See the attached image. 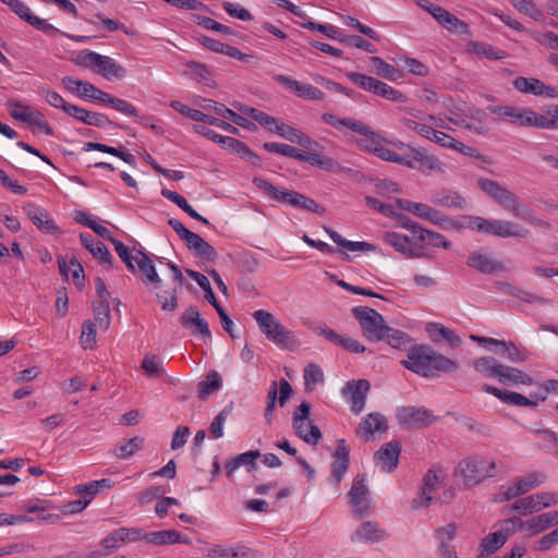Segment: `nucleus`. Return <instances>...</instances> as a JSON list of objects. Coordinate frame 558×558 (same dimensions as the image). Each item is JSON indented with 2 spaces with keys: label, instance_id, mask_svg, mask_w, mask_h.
Instances as JSON below:
<instances>
[{
  "label": "nucleus",
  "instance_id": "obj_1",
  "mask_svg": "<svg viewBox=\"0 0 558 558\" xmlns=\"http://www.w3.org/2000/svg\"><path fill=\"white\" fill-rule=\"evenodd\" d=\"M506 472L504 463L484 457H468L456 466L454 474L461 476L465 486H474L485 478Z\"/></svg>",
  "mask_w": 558,
  "mask_h": 558
},
{
  "label": "nucleus",
  "instance_id": "obj_2",
  "mask_svg": "<svg viewBox=\"0 0 558 558\" xmlns=\"http://www.w3.org/2000/svg\"><path fill=\"white\" fill-rule=\"evenodd\" d=\"M72 61L76 65L89 69L108 81L122 80L126 74L125 68L111 57L87 49L78 51Z\"/></svg>",
  "mask_w": 558,
  "mask_h": 558
},
{
  "label": "nucleus",
  "instance_id": "obj_3",
  "mask_svg": "<svg viewBox=\"0 0 558 558\" xmlns=\"http://www.w3.org/2000/svg\"><path fill=\"white\" fill-rule=\"evenodd\" d=\"M477 185L499 206H501L505 210L512 214L514 217L521 218L526 221H533L532 211L522 206L518 196L513 192L508 190L506 186L486 178L478 179Z\"/></svg>",
  "mask_w": 558,
  "mask_h": 558
},
{
  "label": "nucleus",
  "instance_id": "obj_4",
  "mask_svg": "<svg viewBox=\"0 0 558 558\" xmlns=\"http://www.w3.org/2000/svg\"><path fill=\"white\" fill-rule=\"evenodd\" d=\"M488 110L495 114L498 120L508 122L515 126H529L548 130L551 123L546 120V117L539 114L531 108L518 107L511 105L505 106H489Z\"/></svg>",
  "mask_w": 558,
  "mask_h": 558
},
{
  "label": "nucleus",
  "instance_id": "obj_5",
  "mask_svg": "<svg viewBox=\"0 0 558 558\" xmlns=\"http://www.w3.org/2000/svg\"><path fill=\"white\" fill-rule=\"evenodd\" d=\"M482 389L485 392L493 395L504 403L515 407L536 408L539 401H545L547 399V393L550 390L558 389V380L546 381L541 390L532 392L530 398L518 392L501 390L487 384H484Z\"/></svg>",
  "mask_w": 558,
  "mask_h": 558
},
{
  "label": "nucleus",
  "instance_id": "obj_6",
  "mask_svg": "<svg viewBox=\"0 0 558 558\" xmlns=\"http://www.w3.org/2000/svg\"><path fill=\"white\" fill-rule=\"evenodd\" d=\"M397 150L407 151V160L409 163H404L405 167L411 169H418L425 174L430 173H444L446 171V165L436 156L427 154L424 148L412 147L399 140L391 143Z\"/></svg>",
  "mask_w": 558,
  "mask_h": 558
},
{
  "label": "nucleus",
  "instance_id": "obj_7",
  "mask_svg": "<svg viewBox=\"0 0 558 558\" xmlns=\"http://www.w3.org/2000/svg\"><path fill=\"white\" fill-rule=\"evenodd\" d=\"M446 480V473L441 469L433 468L427 471L423 478V483L420 489L418 496L413 499V508H425L430 505L432 501H446L452 496L449 492L446 494V498H441L438 494L439 489L442 488Z\"/></svg>",
  "mask_w": 558,
  "mask_h": 558
},
{
  "label": "nucleus",
  "instance_id": "obj_8",
  "mask_svg": "<svg viewBox=\"0 0 558 558\" xmlns=\"http://www.w3.org/2000/svg\"><path fill=\"white\" fill-rule=\"evenodd\" d=\"M357 319L364 337L373 342L381 341L388 330L384 317L375 310L368 306H356L352 310Z\"/></svg>",
  "mask_w": 558,
  "mask_h": 558
},
{
  "label": "nucleus",
  "instance_id": "obj_9",
  "mask_svg": "<svg viewBox=\"0 0 558 558\" xmlns=\"http://www.w3.org/2000/svg\"><path fill=\"white\" fill-rule=\"evenodd\" d=\"M253 317L260 331L271 342L282 345L292 339V332L287 330L270 312L258 310L253 313Z\"/></svg>",
  "mask_w": 558,
  "mask_h": 558
},
{
  "label": "nucleus",
  "instance_id": "obj_10",
  "mask_svg": "<svg viewBox=\"0 0 558 558\" xmlns=\"http://www.w3.org/2000/svg\"><path fill=\"white\" fill-rule=\"evenodd\" d=\"M311 404L303 401L294 413L293 428L305 442L316 445L322 438L319 428L310 420Z\"/></svg>",
  "mask_w": 558,
  "mask_h": 558
},
{
  "label": "nucleus",
  "instance_id": "obj_11",
  "mask_svg": "<svg viewBox=\"0 0 558 558\" xmlns=\"http://www.w3.org/2000/svg\"><path fill=\"white\" fill-rule=\"evenodd\" d=\"M349 502L356 517L363 518L371 512L369 490L364 476L357 475L354 478L349 492Z\"/></svg>",
  "mask_w": 558,
  "mask_h": 558
},
{
  "label": "nucleus",
  "instance_id": "obj_12",
  "mask_svg": "<svg viewBox=\"0 0 558 558\" xmlns=\"http://www.w3.org/2000/svg\"><path fill=\"white\" fill-rule=\"evenodd\" d=\"M399 423L407 428H424L436 420L434 414L426 408L402 407L397 411Z\"/></svg>",
  "mask_w": 558,
  "mask_h": 558
},
{
  "label": "nucleus",
  "instance_id": "obj_13",
  "mask_svg": "<svg viewBox=\"0 0 558 558\" xmlns=\"http://www.w3.org/2000/svg\"><path fill=\"white\" fill-rule=\"evenodd\" d=\"M23 210L29 220L45 234L59 235L61 229L56 225L51 215L45 208L35 205L34 203H27L23 206Z\"/></svg>",
  "mask_w": 558,
  "mask_h": 558
},
{
  "label": "nucleus",
  "instance_id": "obj_14",
  "mask_svg": "<svg viewBox=\"0 0 558 558\" xmlns=\"http://www.w3.org/2000/svg\"><path fill=\"white\" fill-rule=\"evenodd\" d=\"M369 389L371 384L366 379L349 381L343 387L342 395L355 414L363 411Z\"/></svg>",
  "mask_w": 558,
  "mask_h": 558
},
{
  "label": "nucleus",
  "instance_id": "obj_15",
  "mask_svg": "<svg viewBox=\"0 0 558 558\" xmlns=\"http://www.w3.org/2000/svg\"><path fill=\"white\" fill-rule=\"evenodd\" d=\"M402 364L404 367L418 375L432 377V349L426 345L414 348L409 353L408 360L403 361Z\"/></svg>",
  "mask_w": 558,
  "mask_h": 558
},
{
  "label": "nucleus",
  "instance_id": "obj_16",
  "mask_svg": "<svg viewBox=\"0 0 558 558\" xmlns=\"http://www.w3.org/2000/svg\"><path fill=\"white\" fill-rule=\"evenodd\" d=\"M514 88L522 94H532L534 96H545L547 98H558V87L547 85L535 77L519 76L513 81Z\"/></svg>",
  "mask_w": 558,
  "mask_h": 558
},
{
  "label": "nucleus",
  "instance_id": "obj_17",
  "mask_svg": "<svg viewBox=\"0 0 558 558\" xmlns=\"http://www.w3.org/2000/svg\"><path fill=\"white\" fill-rule=\"evenodd\" d=\"M448 120L457 126L469 130L475 134H484L485 126L481 121V111L472 108L468 110L457 109L450 112Z\"/></svg>",
  "mask_w": 558,
  "mask_h": 558
},
{
  "label": "nucleus",
  "instance_id": "obj_18",
  "mask_svg": "<svg viewBox=\"0 0 558 558\" xmlns=\"http://www.w3.org/2000/svg\"><path fill=\"white\" fill-rule=\"evenodd\" d=\"M274 80L283 86L287 90H290L298 95L299 97L308 99V100H323L325 95L324 93L311 85V84H304L296 80L290 78L286 75L278 74L274 76Z\"/></svg>",
  "mask_w": 558,
  "mask_h": 558
},
{
  "label": "nucleus",
  "instance_id": "obj_19",
  "mask_svg": "<svg viewBox=\"0 0 558 558\" xmlns=\"http://www.w3.org/2000/svg\"><path fill=\"white\" fill-rule=\"evenodd\" d=\"M384 241L392 246L396 252L405 255L407 257H422L423 253L420 251L418 241L410 239L408 235L398 232H386Z\"/></svg>",
  "mask_w": 558,
  "mask_h": 558
},
{
  "label": "nucleus",
  "instance_id": "obj_20",
  "mask_svg": "<svg viewBox=\"0 0 558 558\" xmlns=\"http://www.w3.org/2000/svg\"><path fill=\"white\" fill-rule=\"evenodd\" d=\"M546 476L542 472H531L524 476L518 478L512 485H510L504 493L505 499L510 500L520 495L526 494L533 488L543 484Z\"/></svg>",
  "mask_w": 558,
  "mask_h": 558
},
{
  "label": "nucleus",
  "instance_id": "obj_21",
  "mask_svg": "<svg viewBox=\"0 0 558 558\" xmlns=\"http://www.w3.org/2000/svg\"><path fill=\"white\" fill-rule=\"evenodd\" d=\"M506 524L512 525L514 529V532L521 531L527 537H532L534 535L543 533L550 527L546 513H542V514L532 517L531 519H529L526 521H522L519 518H512V519L507 520Z\"/></svg>",
  "mask_w": 558,
  "mask_h": 558
},
{
  "label": "nucleus",
  "instance_id": "obj_22",
  "mask_svg": "<svg viewBox=\"0 0 558 558\" xmlns=\"http://www.w3.org/2000/svg\"><path fill=\"white\" fill-rule=\"evenodd\" d=\"M182 326L191 331L192 335L201 336L204 339L211 337L208 324L202 318L199 311L195 306H190L180 317Z\"/></svg>",
  "mask_w": 558,
  "mask_h": 558
},
{
  "label": "nucleus",
  "instance_id": "obj_23",
  "mask_svg": "<svg viewBox=\"0 0 558 558\" xmlns=\"http://www.w3.org/2000/svg\"><path fill=\"white\" fill-rule=\"evenodd\" d=\"M400 444L398 441H390L385 444L375 453V463L384 472L393 471L399 462Z\"/></svg>",
  "mask_w": 558,
  "mask_h": 558
},
{
  "label": "nucleus",
  "instance_id": "obj_24",
  "mask_svg": "<svg viewBox=\"0 0 558 558\" xmlns=\"http://www.w3.org/2000/svg\"><path fill=\"white\" fill-rule=\"evenodd\" d=\"M2 3L7 4L14 13H16L21 19L25 20L28 24L36 27L39 31L48 32L56 31V28L47 23V21L32 14L29 8L20 0H0Z\"/></svg>",
  "mask_w": 558,
  "mask_h": 558
},
{
  "label": "nucleus",
  "instance_id": "obj_25",
  "mask_svg": "<svg viewBox=\"0 0 558 558\" xmlns=\"http://www.w3.org/2000/svg\"><path fill=\"white\" fill-rule=\"evenodd\" d=\"M468 265L483 274H493L506 270V267L501 262L496 260L490 254L481 251H475L470 254Z\"/></svg>",
  "mask_w": 558,
  "mask_h": 558
},
{
  "label": "nucleus",
  "instance_id": "obj_26",
  "mask_svg": "<svg viewBox=\"0 0 558 558\" xmlns=\"http://www.w3.org/2000/svg\"><path fill=\"white\" fill-rule=\"evenodd\" d=\"M135 265L142 272L145 284L150 286L153 289L159 288L161 279L158 276L151 259L142 251H136L134 253V266Z\"/></svg>",
  "mask_w": 558,
  "mask_h": 558
},
{
  "label": "nucleus",
  "instance_id": "obj_27",
  "mask_svg": "<svg viewBox=\"0 0 558 558\" xmlns=\"http://www.w3.org/2000/svg\"><path fill=\"white\" fill-rule=\"evenodd\" d=\"M386 537L385 530H381L376 522L367 521L352 533L351 541L354 543H377Z\"/></svg>",
  "mask_w": 558,
  "mask_h": 558
},
{
  "label": "nucleus",
  "instance_id": "obj_28",
  "mask_svg": "<svg viewBox=\"0 0 558 558\" xmlns=\"http://www.w3.org/2000/svg\"><path fill=\"white\" fill-rule=\"evenodd\" d=\"M349 468V447L343 439L338 441L337 449L332 454L331 478L338 485Z\"/></svg>",
  "mask_w": 558,
  "mask_h": 558
},
{
  "label": "nucleus",
  "instance_id": "obj_29",
  "mask_svg": "<svg viewBox=\"0 0 558 558\" xmlns=\"http://www.w3.org/2000/svg\"><path fill=\"white\" fill-rule=\"evenodd\" d=\"M514 533V529L512 525H507L506 521L500 530L489 533L485 536L481 542L482 553L485 554H494L499 548H501L509 536Z\"/></svg>",
  "mask_w": 558,
  "mask_h": 558
},
{
  "label": "nucleus",
  "instance_id": "obj_30",
  "mask_svg": "<svg viewBox=\"0 0 558 558\" xmlns=\"http://www.w3.org/2000/svg\"><path fill=\"white\" fill-rule=\"evenodd\" d=\"M281 137L288 140L291 143L299 144L306 149H313L314 147H319V144L307 136L300 130H296L290 125L284 124L283 122L278 121L277 125L274 130Z\"/></svg>",
  "mask_w": 558,
  "mask_h": 558
},
{
  "label": "nucleus",
  "instance_id": "obj_31",
  "mask_svg": "<svg viewBox=\"0 0 558 558\" xmlns=\"http://www.w3.org/2000/svg\"><path fill=\"white\" fill-rule=\"evenodd\" d=\"M432 142L438 144L439 146H441L444 148H449V149L459 151L465 156H470V157H478L480 156V154L477 153V150L475 148L468 146L460 141H457L456 138H453L452 136H450L449 134H447L442 131L435 130V133L432 137Z\"/></svg>",
  "mask_w": 558,
  "mask_h": 558
},
{
  "label": "nucleus",
  "instance_id": "obj_32",
  "mask_svg": "<svg viewBox=\"0 0 558 558\" xmlns=\"http://www.w3.org/2000/svg\"><path fill=\"white\" fill-rule=\"evenodd\" d=\"M252 550L242 544L226 546L221 544L213 545L208 551V558H251Z\"/></svg>",
  "mask_w": 558,
  "mask_h": 558
},
{
  "label": "nucleus",
  "instance_id": "obj_33",
  "mask_svg": "<svg viewBox=\"0 0 558 558\" xmlns=\"http://www.w3.org/2000/svg\"><path fill=\"white\" fill-rule=\"evenodd\" d=\"M146 543L153 546H162L177 543L190 544V539L175 530H165L146 532Z\"/></svg>",
  "mask_w": 558,
  "mask_h": 558
},
{
  "label": "nucleus",
  "instance_id": "obj_34",
  "mask_svg": "<svg viewBox=\"0 0 558 558\" xmlns=\"http://www.w3.org/2000/svg\"><path fill=\"white\" fill-rule=\"evenodd\" d=\"M498 381L502 385H533V378L529 374L506 364L501 365Z\"/></svg>",
  "mask_w": 558,
  "mask_h": 558
},
{
  "label": "nucleus",
  "instance_id": "obj_35",
  "mask_svg": "<svg viewBox=\"0 0 558 558\" xmlns=\"http://www.w3.org/2000/svg\"><path fill=\"white\" fill-rule=\"evenodd\" d=\"M388 427L387 418L380 413H369L359 425L357 433L362 437H369L375 433L385 432Z\"/></svg>",
  "mask_w": 558,
  "mask_h": 558
},
{
  "label": "nucleus",
  "instance_id": "obj_36",
  "mask_svg": "<svg viewBox=\"0 0 558 558\" xmlns=\"http://www.w3.org/2000/svg\"><path fill=\"white\" fill-rule=\"evenodd\" d=\"M490 235L499 238H526L529 230L519 227L513 221L494 219Z\"/></svg>",
  "mask_w": 558,
  "mask_h": 558
},
{
  "label": "nucleus",
  "instance_id": "obj_37",
  "mask_svg": "<svg viewBox=\"0 0 558 558\" xmlns=\"http://www.w3.org/2000/svg\"><path fill=\"white\" fill-rule=\"evenodd\" d=\"M501 365V363L492 356H482L472 362L474 371L486 378L498 379Z\"/></svg>",
  "mask_w": 558,
  "mask_h": 558
},
{
  "label": "nucleus",
  "instance_id": "obj_38",
  "mask_svg": "<svg viewBox=\"0 0 558 558\" xmlns=\"http://www.w3.org/2000/svg\"><path fill=\"white\" fill-rule=\"evenodd\" d=\"M144 439L140 436H135L130 439H123L119 441L112 449V453L117 459L124 460L142 449Z\"/></svg>",
  "mask_w": 558,
  "mask_h": 558
},
{
  "label": "nucleus",
  "instance_id": "obj_39",
  "mask_svg": "<svg viewBox=\"0 0 558 558\" xmlns=\"http://www.w3.org/2000/svg\"><path fill=\"white\" fill-rule=\"evenodd\" d=\"M466 50L470 53L486 58L488 60H501L507 57V53L493 45L481 43V41H470L466 45Z\"/></svg>",
  "mask_w": 558,
  "mask_h": 558
},
{
  "label": "nucleus",
  "instance_id": "obj_40",
  "mask_svg": "<svg viewBox=\"0 0 558 558\" xmlns=\"http://www.w3.org/2000/svg\"><path fill=\"white\" fill-rule=\"evenodd\" d=\"M392 142L393 141L389 142L383 137L381 143L378 145L377 148H375L374 155H376L378 158L385 161L400 163L402 166H404V163H409V160L405 159V150L393 151L392 149L389 148V145L395 148V146L391 144Z\"/></svg>",
  "mask_w": 558,
  "mask_h": 558
},
{
  "label": "nucleus",
  "instance_id": "obj_41",
  "mask_svg": "<svg viewBox=\"0 0 558 558\" xmlns=\"http://www.w3.org/2000/svg\"><path fill=\"white\" fill-rule=\"evenodd\" d=\"M113 486V482L109 478L93 481L87 484H80L74 487V493L81 495L83 499H90L101 490L109 489Z\"/></svg>",
  "mask_w": 558,
  "mask_h": 558
},
{
  "label": "nucleus",
  "instance_id": "obj_42",
  "mask_svg": "<svg viewBox=\"0 0 558 558\" xmlns=\"http://www.w3.org/2000/svg\"><path fill=\"white\" fill-rule=\"evenodd\" d=\"M80 239L82 244L93 254L94 257L98 258L102 263L110 264L112 256L104 243L95 241L90 234L86 233H82Z\"/></svg>",
  "mask_w": 558,
  "mask_h": 558
},
{
  "label": "nucleus",
  "instance_id": "obj_43",
  "mask_svg": "<svg viewBox=\"0 0 558 558\" xmlns=\"http://www.w3.org/2000/svg\"><path fill=\"white\" fill-rule=\"evenodd\" d=\"M314 147L313 149H308V151L301 150L300 159L301 161L308 162L312 166H317L327 171H333L339 168L337 162L331 158H327L316 153Z\"/></svg>",
  "mask_w": 558,
  "mask_h": 558
},
{
  "label": "nucleus",
  "instance_id": "obj_44",
  "mask_svg": "<svg viewBox=\"0 0 558 558\" xmlns=\"http://www.w3.org/2000/svg\"><path fill=\"white\" fill-rule=\"evenodd\" d=\"M459 368V364L442 355L439 353H436L434 350H432V365H430V373L432 377L438 376L440 373H453Z\"/></svg>",
  "mask_w": 558,
  "mask_h": 558
},
{
  "label": "nucleus",
  "instance_id": "obj_45",
  "mask_svg": "<svg viewBox=\"0 0 558 558\" xmlns=\"http://www.w3.org/2000/svg\"><path fill=\"white\" fill-rule=\"evenodd\" d=\"M428 331L430 332V337L434 341H438L440 339L446 340L452 348H457L461 344V339L456 332L445 327L440 324H429Z\"/></svg>",
  "mask_w": 558,
  "mask_h": 558
},
{
  "label": "nucleus",
  "instance_id": "obj_46",
  "mask_svg": "<svg viewBox=\"0 0 558 558\" xmlns=\"http://www.w3.org/2000/svg\"><path fill=\"white\" fill-rule=\"evenodd\" d=\"M161 195L173 202L175 205H178L184 213H186L191 218L193 219H196L198 221H202L203 223L205 225H208V220L206 218H204L203 216H201L198 213H196L192 206H190V204L186 202V199L181 196L180 194H178L177 192L174 191H170V190H166L163 189L161 191Z\"/></svg>",
  "mask_w": 558,
  "mask_h": 558
},
{
  "label": "nucleus",
  "instance_id": "obj_47",
  "mask_svg": "<svg viewBox=\"0 0 558 558\" xmlns=\"http://www.w3.org/2000/svg\"><path fill=\"white\" fill-rule=\"evenodd\" d=\"M7 107L10 111V114L13 119L26 123H31L33 118L36 116L38 111L34 110L27 105H23L20 101L8 100Z\"/></svg>",
  "mask_w": 558,
  "mask_h": 558
},
{
  "label": "nucleus",
  "instance_id": "obj_48",
  "mask_svg": "<svg viewBox=\"0 0 558 558\" xmlns=\"http://www.w3.org/2000/svg\"><path fill=\"white\" fill-rule=\"evenodd\" d=\"M417 241L420 250L425 246H433L436 248L445 250H449L451 247V242L448 241L442 234L429 230H424L422 235H420V240Z\"/></svg>",
  "mask_w": 558,
  "mask_h": 558
},
{
  "label": "nucleus",
  "instance_id": "obj_49",
  "mask_svg": "<svg viewBox=\"0 0 558 558\" xmlns=\"http://www.w3.org/2000/svg\"><path fill=\"white\" fill-rule=\"evenodd\" d=\"M93 312L95 325L100 330H108L111 324L109 303L106 302H93Z\"/></svg>",
  "mask_w": 558,
  "mask_h": 558
},
{
  "label": "nucleus",
  "instance_id": "obj_50",
  "mask_svg": "<svg viewBox=\"0 0 558 558\" xmlns=\"http://www.w3.org/2000/svg\"><path fill=\"white\" fill-rule=\"evenodd\" d=\"M221 386V379L216 371L207 374L206 379L198 384V397L203 400L216 392Z\"/></svg>",
  "mask_w": 558,
  "mask_h": 558
},
{
  "label": "nucleus",
  "instance_id": "obj_51",
  "mask_svg": "<svg viewBox=\"0 0 558 558\" xmlns=\"http://www.w3.org/2000/svg\"><path fill=\"white\" fill-rule=\"evenodd\" d=\"M371 62L373 64L374 72L387 80L397 81L401 77V73L393 65L387 63L379 57H372Z\"/></svg>",
  "mask_w": 558,
  "mask_h": 558
},
{
  "label": "nucleus",
  "instance_id": "obj_52",
  "mask_svg": "<svg viewBox=\"0 0 558 558\" xmlns=\"http://www.w3.org/2000/svg\"><path fill=\"white\" fill-rule=\"evenodd\" d=\"M221 146L230 150L231 153L239 155L243 159L252 161L258 159L257 156L244 143L233 137L226 136V138L223 140V144H221Z\"/></svg>",
  "mask_w": 558,
  "mask_h": 558
},
{
  "label": "nucleus",
  "instance_id": "obj_53",
  "mask_svg": "<svg viewBox=\"0 0 558 558\" xmlns=\"http://www.w3.org/2000/svg\"><path fill=\"white\" fill-rule=\"evenodd\" d=\"M286 203L293 207L307 209L315 213H318L322 209L315 201L294 191L289 192Z\"/></svg>",
  "mask_w": 558,
  "mask_h": 558
},
{
  "label": "nucleus",
  "instance_id": "obj_54",
  "mask_svg": "<svg viewBox=\"0 0 558 558\" xmlns=\"http://www.w3.org/2000/svg\"><path fill=\"white\" fill-rule=\"evenodd\" d=\"M383 137L368 128V132H364L362 137L355 140L357 147L367 153H375V148L381 143Z\"/></svg>",
  "mask_w": 558,
  "mask_h": 558
},
{
  "label": "nucleus",
  "instance_id": "obj_55",
  "mask_svg": "<svg viewBox=\"0 0 558 558\" xmlns=\"http://www.w3.org/2000/svg\"><path fill=\"white\" fill-rule=\"evenodd\" d=\"M449 32L459 34V35H469V25L463 21L459 20L456 15L448 12L442 21L439 23Z\"/></svg>",
  "mask_w": 558,
  "mask_h": 558
},
{
  "label": "nucleus",
  "instance_id": "obj_56",
  "mask_svg": "<svg viewBox=\"0 0 558 558\" xmlns=\"http://www.w3.org/2000/svg\"><path fill=\"white\" fill-rule=\"evenodd\" d=\"M556 545H558V527L537 539L533 544V549L535 551L546 553L551 550Z\"/></svg>",
  "mask_w": 558,
  "mask_h": 558
},
{
  "label": "nucleus",
  "instance_id": "obj_57",
  "mask_svg": "<svg viewBox=\"0 0 558 558\" xmlns=\"http://www.w3.org/2000/svg\"><path fill=\"white\" fill-rule=\"evenodd\" d=\"M507 354V357L512 363H522L525 362L529 357V351L523 347H518L513 342H507L506 345L501 348Z\"/></svg>",
  "mask_w": 558,
  "mask_h": 558
},
{
  "label": "nucleus",
  "instance_id": "obj_58",
  "mask_svg": "<svg viewBox=\"0 0 558 558\" xmlns=\"http://www.w3.org/2000/svg\"><path fill=\"white\" fill-rule=\"evenodd\" d=\"M96 325L92 320L84 322L80 342L84 349H93L96 344Z\"/></svg>",
  "mask_w": 558,
  "mask_h": 558
},
{
  "label": "nucleus",
  "instance_id": "obj_59",
  "mask_svg": "<svg viewBox=\"0 0 558 558\" xmlns=\"http://www.w3.org/2000/svg\"><path fill=\"white\" fill-rule=\"evenodd\" d=\"M264 148L268 151L276 153L282 156H288L294 159H300L301 149H298L288 144L281 143H265Z\"/></svg>",
  "mask_w": 558,
  "mask_h": 558
},
{
  "label": "nucleus",
  "instance_id": "obj_60",
  "mask_svg": "<svg viewBox=\"0 0 558 558\" xmlns=\"http://www.w3.org/2000/svg\"><path fill=\"white\" fill-rule=\"evenodd\" d=\"M373 93L393 101H404V96L399 90L378 80Z\"/></svg>",
  "mask_w": 558,
  "mask_h": 558
},
{
  "label": "nucleus",
  "instance_id": "obj_61",
  "mask_svg": "<svg viewBox=\"0 0 558 558\" xmlns=\"http://www.w3.org/2000/svg\"><path fill=\"white\" fill-rule=\"evenodd\" d=\"M121 544L134 543L137 541L146 542V532L143 529L137 527H121L118 529Z\"/></svg>",
  "mask_w": 558,
  "mask_h": 558
},
{
  "label": "nucleus",
  "instance_id": "obj_62",
  "mask_svg": "<svg viewBox=\"0 0 558 558\" xmlns=\"http://www.w3.org/2000/svg\"><path fill=\"white\" fill-rule=\"evenodd\" d=\"M142 368L149 377H157L163 373V368L156 355H146L142 361Z\"/></svg>",
  "mask_w": 558,
  "mask_h": 558
},
{
  "label": "nucleus",
  "instance_id": "obj_63",
  "mask_svg": "<svg viewBox=\"0 0 558 558\" xmlns=\"http://www.w3.org/2000/svg\"><path fill=\"white\" fill-rule=\"evenodd\" d=\"M412 213L422 219H426L432 222H439V213L433 209L430 206L422 203H415Z\"/></svg>",
  "mask_w": 558,
  "mask_h": 558
},
{
  "label": "nucleus",
  "instance_id": "obj_64",
  "mask_svg": "<svg viewBox=\"0 0 558 558\" xmlns=\"http://www.w3.org/2000/svg\"><path fill=\"white\" fill-rule=\"evenodd\" d=\"M531 37L539 43L541 45L553 49L558 50V35L553 32H547L545 34H541L538 32H530Z\"/></svg>",
  "mask_w": 558,
  "mask_h": 558
}]
</instances>
